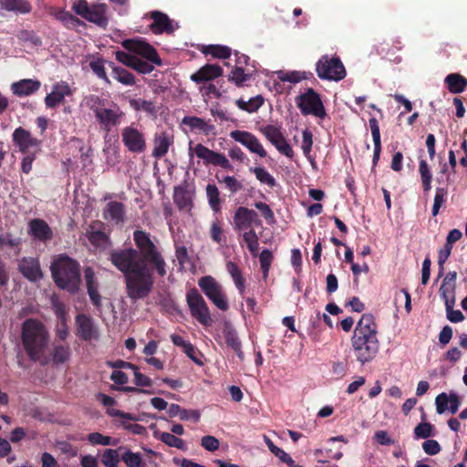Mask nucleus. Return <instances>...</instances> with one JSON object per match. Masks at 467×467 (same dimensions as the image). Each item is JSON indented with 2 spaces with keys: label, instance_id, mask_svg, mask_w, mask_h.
<instances>
[{
  "label": "nucleus",
  "instance_id": "obj_1",
  "mask_svg": "<svg viewBox=\"0 0 467 467\" xmlns=\"http://www.w3.org/2000/svg\"><path fill=\"white\" fill-rule=\"evenodd\" d=\"M135 248L112 250L109 261L124 276L127 296L137 302L150 296L154 286V275H167V263L161 248L143 230L133 232Z\"/></svg>",
  "mask_w": 467,
  "mask_h": 467
},
{
  "label": "nucleus",
  "instance_id": "obj_2",
  "mask_svg": "<svg viewBox=\"0 0 467 467\" xmlns=\"http://www.w3.org/2000/svg\"><path fill=\"white\" fill-rule=\"evenodd\" d=\"M351 346L357 360L364 365L371 362L379 350L377 324L372 314H363L351 337Z\"/></svg>",
  "mask_w": 467,
  "mask_h": 467
},
{
  "label": "nucleus",
  "instance_id": "obj_3",
  "mask_svg": "<svg viewBox=\"0 0 467 467\" xmlns=\"http://www.w3.org/2000/svg\"><path fill=\"white\" fill-rule=\"evenodd\" d=\"M21 341L31 361L47 364L45 352L49 345L50 336L41 321L36 318L26 319L21 327Z\"/></svg>",
  "mask_w": 467,
  "mask_h": 467
},
{
  "label": "nucleus",
  "instance_id": "obj_4",
  "mask_svg": "<svg viewBox=\"0 0 467 467\" xmlns=\"http://www.w3.org/2000/svg\"><path fill=\"white\" fill-rule=\"evenodd\" d=\"M50 271L56 285L70 294L79 290L80 265L67 254L58 255L51 264Z\"/></svg>",
  "mask_w": 467,
  "mask_h": 467
},
{
  "label": "nucleus",
  "instance_id": "obj_5",
  "mask_svg": "<svg viewBox=\"0 0 467 467\" xmlns=\"http://www.w3.org/2000/svg\"><path fill=\"white\" fill-rule=\"evenodd\" d=\"M72 9L82 18L101 28L105 29L108 26L109 18L106 4H93L90 5L87 0H76L73 3Z\"/></svg>",
  "mask_w": 467,
  "mask_h": 467
},
{
  "label": "nucleus",
  "instance_id": "obj_6",
  "mask_svg": "<svg viewBox=\"0 0 467 467\" xmlns=\"http://www.w3.org/2000/svg\"><path fill=\"white\" fill-rule=\"evenodd\" d=\"M295 101L304 116L312 115L321 119L327 117L321 96L312 88L296 97Z\"/></svg>",
  "mask_w": 467,
  "mask_h": 467
},
{
  "label": "nucleus",
  "instance_id": "obj_7",
  "mask_svg": "<svg viewBox=\"0 0 467 467\" xmlns=\"http://www.w3.org/2000/svg\"><path fill=\"white\" fill-rule=\"evenodd\" d=\"M186 303L191 316L201 325L204 327H211L213 325L209 306L197 288L192 287L187 291Z\"/></svg>",
  "mask_w": 467,
  "mask_h": 467
},
{
  "label": "nucleus",
  "instance_id": "obj_8",
  "mask_svg": "<svg viewBox=\"0 0 467 467\" xmlns=\"http://www.w3.org/2000/svg\"><path fill=\"white\" fill-rule=\"evenodd\" d=\"M198 285L207 298L220 310L227 311L229 304L222 285L212 275L198 280Z\"/></svg>",
  "mask_w": 467,
  "mask_h": 467
},
{
  "label": "nucleus",
  "instance_id": "obj_9",
  "mask_svg": "<svg viewBox=\"0 0 467 467\" xmlns=\"http://www.w3.org/2000/svg\"><path fill=\"white\" fill-rule=\"evenodd\" d=\"M316 71L319 78L339 81L346 75V68L338 57L322 56L316 64Z\"/></svg>",
  "mask_w": 467,
  "mask_h": 467
},
{
  "label": "nucleus",
  "instance_id": "obj_10",
  "mask_svg": "<svg viewBox=\"0 0 467 467\" xmlns=\"http://www.w3.org/2000/svg\"><path fill=\"white\" fill-rule=\"evenodd\" d=\"M121 140L126 149L131 153L140 154L147 149L145 134L134 123L122 129Z\"/></svg>",
  "mask_w": 467,
  "mask_h": 467
},
{
  "label": "nucleus",
  "instance_id": "obj_11",
  "mask_svg": "<svg viewBox=\"0 0 467 467\" xmlns=\"http://www.w3.org/2000/svg\"><path fill=\"white\" fill-rule=\"evenodd\" d=\"M122 47L129 52L135 54V56H140L152 64L162 65V60L156 49L145 41L126 39L122 42Z\"/></svg>",
  "mask_w": 467,
  "mask_h": 467
},
{
  "label": "nucleus",
  "instance_id": "obj_12",
  "mask_svg": "<svg viewBox=\"0 0 467 467\" xmlns=\"http://www.w3.org/2000/svg\"><path fill=\"white\" fill-rule=\"evenodd\" d=\"M123 116L124 112L114 102H111V108L109 109L103 107L99 110H95L96 119L107 130H109L111 127L118 126Z\"/></svg>",
  "mask_w": 467,
  "mask_h": 467
},
{
  "label": "nucleus",
  "instance_id": "obj_13",
  "mask_svg": "<svg viewBox=\"0 0 467 467\" xmlns=\"http://www.w3.org/2000/svg\"><path fill=\"white\" fill-rule=\"evenodd\" d=\"M232 139L246 147L251 152L256 153L261 158L267 156L260 140L251 132L244 130H234L230 133Z\"/></svg>",
  "mask_w": 467,
  "mask_h": 467
},
{
  "label": "nucleus",
  "instance_id": "obj_14",
  "mask_svg": "<svg viewBox=\"0 0 467 467\" xmlns=\"http://www.w3.org/2000/svg\"><path fill=\"white\" fill-rule=\"evenodd\" d=\"M12 140L22 153H30V148L39 149L42 143L40 140L33 137L29 130L22 127H18L14 130Z\"/></svg>",
  "mask_w": 467,
  "mask_h": 467
},
{
  "label": "nucleus",
  "instance_id": "obj_15",
  "mask_svg": "<svg viewBox=\"0 0 467 467\" xmlns=\"http://www.w3.org/2000/svg\"><path fill=\"white\" fill-rule=\"evenodd\" d=\"M77 336L84 341L98 340L99 333L90 317L78 314L76 317Z\"/></svg>",
  "mask_w": 467,
  "mask_h": 467
},
{
  "label": "nucleus",
  "instance_id": "obj_16",
  "mask_svg": "<svg viewBox=\"0 0 467 467\" xmlns=\"http://www.w3.org/2000/svg\"><path fill=\"white\" fill-rule=\"evenodd\" d=\"M194 191L190 189L187 182L175 186L173 192V202L180 211L191 212L193 207Z\"/></svg>",
  "mask_w": 467,
  "mask_h": 467
},
{
  "label": "nucleus",
  "instance_id": "obj_17",
  "mask_svg": "<svg viewBox=\"0 0 467 467\" xmlns=\"http://www.w3.org/2000/svg\"><path fill=\"white\" fill-rule=\"evenodd\" d=\"M257 213L249 208L240 206L234 215V228L236 231H244L252 226L253 223L260 224Z\"/></svg>",
  "mask_w": 467,
  "mask_h": 467
},
{
  "label": "nucleus",
  "instance_id": "obj_18",
  "mask_svg": "<svg viewBox=\"0 0 467 467\" xmlns=\"http://www.w3.org/2000/svg\"><path fill=\"white\" fill-rule=\"evenodd\" d=\"M149 16L152 19L150 28L153 34L161 35L165 33L171 35L175 31L176 27L173 25V21L166 14L161 11H152L149 14Z\"/></svg>",
  "mask_w": 467,
  "mask_h": 467
},
{
  "label": "nucleus",
  "instance_id": "obj_19",
  "mask_svg": "<svg viewBox=\"0 0 467 467\" xmlns=\"http://www.w3.org/2000/svg\"><path fill=\"white\" fill-rule=\"evenodd\" d=\"M72 94L69 85L65 81H59L53 85L52 90L45 97L47 108L56 109L63 103L67 96Z\"/></svg>",
  "mask_w": 467,
  "mask_h": 467
},
{
  "label": "nucleus",
  "instance_id": "obj_20",
  "mask_svg": "<svg viewBox=\"0 0 467 467\" xmlns=\"http://www.w3.org/2000/svg\"><path fill=\"white\" fill-rule=\"evenodd\" d=\"M18 270L30 282H37L43 277L38 259L23 257L18 264Z\"/></svg>",
  "mask_w": 467,
  "mask_h": 467
},
{
  "label": "nucleus",
  "instance_id": "obj_21",
  "mask_svg": "<svg viewBox=\"0 0 467 467\" xmlns=\"http://www.w3.org/2000/svg\"><path fill=\"white\" fill-rule=\"evenodd\" d=\"M435 405L438 414H443L446 410L455 414L461 406V399L455 392H442L436 397Z\"/></svg>",
  "mask_w": 467,
  "mask_h": 467
},
{
  "label": "nucleus",
  "instance_id": "obj_22",
  "mask_svg": "<svg viewBox=\"0 0 467 467\" xmlns=\"http://www.w3.org/2000/svg\"><path fill=\"white\" fill-rule=\"evenodd\" d=\"M28 227V233L35 240L47 243L53 239V231L43 219H32Z\"/></svg>",
  "mask_w": 467,
  "mask_h": 467
},
{
  "label": "nucleus",
  "instance_id": "obj_23",
  "mask_svg": "<svg viewBox=\"0 0 467 467\" xmlns=\"http://www.w3.org/2000/svg\"><path fill=\"white\" fill-rule=\"evenodd\" d=\"M103 218L115 224H123L126 221V207L117 201H110L103 210Z\"/></svg>",
  "mask_w": 467,
  "mask_h": 467
},
{
  "label": "nucleus",
  "instance_id": "obj_24",
  "mask_svg": "<svg viewBox=\"0 0 467 467\" xmlns=\"http://www.w3.org/2000/svg\"><path fill=\"white\" fill-rule=\"evenodd\" d=\"M223 67L217 64H206L200 67L190 78L196 84L213 80L223 76Z\"/></svg>",
  "mask_w": 467,
  "mask_h": 467
},
{
  "label": "nucleus",
  "instance_id": "obj_25",
  "mask_svg": "<svg viewBox=\"0 0 467 467\" xmlns=\"http://www.w3.org/2000/svg\"><path fill=\"white\" fill-rule=\"evenodd\" d=\"M84 278L87 285L88 295L90 298V301L96 307H100L101 296L99 292V283L96 280L95 272L92 267H85Z\"/></svg>",
  "mask_w": 467,
  "mask_h": 467
},
{
  "label": "nucleus",
  "instance_id": "obj_26",
  "mask_svg": "<svg viewBox=\"0 0 467 467\" xmlns=\"http://www.w3.org/2000/svg\"><path fill=\"white\" fill-rule=\"evenodd\" d=\"M41 83L37 79L24 78L11 85L12 92L17 97L30 96L39 90Z\"/></svg>",
  "mask_w": 467,
  "mask_h": 467
},
{
  "label": "nucleus",
  "instance_id": "obj_27",
  "mask_svg": "<svg viewBox=\"0 0 467 467\" xmlns=\"http://www.w3.org/2000/svg\"><path fill=\"white\" fill-rule=\"evenodd\" d=\"M173 143V136L166 131L157 132L154 136L152 156L158 159L164 157Z\"/></svg>",
  "mask_w": 467,
  "mask_h": 467
},
{
  "label": "nucleus",
  "instance_id": "obj_28",
  "mask_svg": "<svg viewBox=\"0 0 467 467\" xmlns=\"http://www.w3.org/2000/svg\"><path fill=\"white\" fill-rule=\"evenodd\" d=\"M182 124L188 126L192 130L202 132L205 135L214 133L215 127L203 119L195 116H185L182 121Z\"/></svg>",
  "mask_w": 467,
  "mask_h": 467
},
{
  "label": "nucleus",
  "instance_id": "obj_29",
  "mask_svg": "<svg viewBox=\"0 0 467 467\" xmlns=\"http://www.w3.org/2000/svg\"><path fill=\"white\" fill-rule=\"evenodd\" d=\"M444 83L448 90L452 94L463 92L467 88V78L459 73H451L445 79Z\"/></svg>",
  "mask_w": 467,
  "mask_h": 467
},
{
  "label": "nucleus",
  "instance_id": "obj_30",
  "mask_svg": "<svg viewBox=\"0 0 467 467\" xmlns=\"http://www.w3.org/2000/svg\"><path fill=\"white\" fill-rule=\"evenodd\" d=\"M0 7L6 11L27 14L31 12V4L26 0H0Z\"/></svg>",
  "mask_w": 467,
  "mask_h": 467
},
{
  "label": "nucleus",
  "instance_id": "obj_31",
  "mask_svg": "<svg viewBox=\"0 0 467 467\" xmlns=\"http://www.w3.org/2000/svg\"><path fill=\"white\" fill-rule=\"evenodd\" d=\"M226 269L229 275H231L239 293L243 295L245 289V280L243 276L241 269L235 263L232 261H229L226 264Z\"/></svg>",
  "mask_w": 467,
  "mask_h": 467
},
{
  "label": "nucleus",
  "instance_id": "obj_32",
  "mask_svg": "<svg viewBox=\"0 0 467 467\" xmlns=\"http://www.w3.org/2000/svg\"><path fill=\"white\" fill-rule=\"evenodd\" d=\"M206 196L208 200V203L210 208L214 213H219L221 211L222 199L220 197V191L215 184L209 183L206 186Z\"/></svg>",
  "mask_w": 467,
  "mask_h": 467
},
{
  "label": "nucleus",
  "instance_id": "obj_33",
  "mask_svg": "<svg viewBox=\"0 0 467 467\" xmlns=\"http://www.w3.org/2000/svg\"><path fill=\"white\" fill-rule=\"evenodd\" d=\"M204 55H211L214 58L226 59L230 57L232 50L226 46L221 45H208L203 46L201 49Z\"/></svg>",
  "mask_w": 467,
  "mask_h": 467
},
{
  "label": "nucleus",
  "instance_id": "obj_34",
  "mask_svg": "<svg viewBox=\"0 0 467 467\" xmlns=\"http://www.w3.org/2000/svg\"><path fill=\"white\" fill-rule=\"evenodd\" d=\"M235 104L240 109L253 113L257 111L262 107L264 104V98L261 95H257L254 98H251L248 101H245L244 99L240 98L236 99Z\"/></svg>",
  "mask_w": 467,
  "mask_h": 467
},
{
  "label": "nucleus",
  "instance_id": "obj_35",
  "mask_svg": "<svg viewBox=\"0 0 467 467\" xmlns=\"http://www.w3.org/2000/svg\"><path fill=\"white\" fill-rule=\"evenodd\" d=\"M223 334L225 339V343L232 349H239V346L242 345L241 340L238 337L235 328L230 322H224Z\"/></svg>",
  "mask_w": 467,
  "mask_h": 467
},
{
  "label": "nucleus",
  "instance_id": "obj_36",
  "mask_svg": "<svg viewBox=\"0 0 467 467\" xmlns=\"http://www.w3.org/2000/svg\"><path fill=\"white\" fill-rule=\"evenodd\" d=\"M445 303L447 318L452 323H459L464 320V316L460 310H454L455 296L451 295V297L442 298Z\"/></svg>",
  "mask_w": 467,
  "mask_h": 467
},
{
  "label": "nucleus",
  "instance_id": "obj_37",
  "mask_svg": "<svg viewBox=\"0 0 467 467\" xmlns=\"http://www.w3.org/2000/svg\"><path fill=\"white\" fill-rule=\"evenodd\" d=\"M457 273L455 271L449 272L443 279L442 285L440 287V295L442 298L451 297L454 295V283L456 280Z\"/></svg>",
  "mask_w": 467,
  "mask_h": 467
},
{
  "label": "nucleus",
  "instance_id": "obj_38",
  "mask_svg": "<svg viewBox=\"0 0 467 467\" xmlns=\"http://www.w3.org/2000/svg\"><path fill=\"white\" fill-rule=\"evenodd\" d=\"M130 107L136 111H144L150 115H156L155 103L151 100L142 99H132L130 100Z\"/></svg>",
  "mask_w": 467,
  "mask_h": 467
},
{
  "label": "nucleus",
  "instance_id": "obj_39",
  "mask_svg": "<svg viewBox=\"0 0 467 467\" xmlns=\"http://www.w3.org/2000/svg\"><path fill=\"white\" fill-rule=\"evenodd\" d=\"M87 237L95 247H99L109 242V236L101 230H95L94 225H90V229L87 232Z\"/></svg>",
  "mask_w": 467,
  "mask_h": 467
},
{
  "label": "nucleus",
  "instance_id": "obj_40",
  "mask_svg": "<svg viewBox=\"0 0 467 467\" xmlns=\"http://www.w3.org/2000/svg\"><path fill=\"white\" fill-rule=\"evenodd\" d=\"M70 357L68 345H56L52 351V361L55 365L64 364Z\"/></svg>",
  "mask_w": 467,
  "mask_h": 467
},
{
  "label": "nucleus",
  "instance_id": "obj_41",
  "mask_svg": "<svg viewBox=\"0 0 467 467\" xmlns=\"http://www.w3.org/2000/svg\"><path fill=\"white\" fill-rule=\"evenodd\" d=\"M122 448L119 447V449H106L104 450L102 455H101V462L106 467H117L119 461L121 460V456L119 454V451H120Z\"/></svg>",
  "mask_w": 467,
  "mask_h": 467
},
{
  "label": "nucleus",
  "instance_id": "obj_42",
  "mask_svg": "<svg viewBox=\"0 0 467 467\" xmlns=\"http://www.w3.org/2000/svg\"><path fill=\"white\" fill-rule=\"evenodd\" d=\"M112 74L113 78L123 85L132 86L135 84V77L133 74L121 67H113Z\"/></svg>",
  "mask_w": 467,
  "mask_h": 467
},
{
  "label": "nucleus",
  "instance_id": "obj_43",
  "mask_svg": "<svg viewBox=\"0 0 467 467\" xmlns=\"http://www.w3.org/2000/svg\"><path fill=\"white\" fill-rule=\"evenodd\" d=\"M216 179L219 183L224 184L225 188L230 192L231 194H235L244 188L242 182L237 180L234 176L226 175L220 178L217 174Z\"/></svg>",
  "mask_w": 467,
  "mask_h": 467
},
{
  "label": "nucleus",
  "instance_id": "obj_44",
  "mask_svg": "<svg viewBox=\"0 0 467 467\" xmlns=\"http://www.w3.org/2000/svg\"><path fill=\"white\" fill-rule=\"evenodd\" d=\"M57 19L60 20L68 28H77L83 25V22L68 11L59 10L56 14Z\"/></svg>",
  "mask_w": 467,
  "mask_h": 467
},
{
  "label": "nucleus",
  "instance_id": "obj_45",
  "mask_svg": "<svg viewBox=\"0 0 467 467\" xmlns=\"http://www.w3.org/2000/svg\"><path fill=\"white\" fill-rule=\"evenodd\" d=\"M121 461L127 467H141L143 465V459L140 452H133L130 449H126L121 454Z\"/></svg>",
  "mask_w": 467,
  "mask_h": 467
},
{
  "label": "nucleus",
  "instance_id": "obj_46",
  "mask_svg": "<svg viewBox=\"0 0 467 467\" xmlns=\"http://www.w3.org/2000/svg\"><path fill=\"white\" fill-rule=\"evenodd\" d=\"M448 190L444 187H437L431 209L432 216L439 214L441 208L447 200Z\"/></svg>",
  "mask_w": 467,
  "mask_h": 467
},
{
  "label": "nucleus",
  "instance_id": "obj_47",
  "mask_svg": "<svg viewBox=\"0 0 467 467\" xmlns=\"http://www.w3.org/2000/svg\"><path fill=\"white\" fill-rule=\"evenodd\" d=\"M250 171L254 173L256 179L263 184H266L267 186L273 188L275 186V179L273 175H271L265 168L263 167H255L250 168Z\"/></svg>",
  "mask_w": 467,
  "mask_h": 467
},
{
  "label": "nucleus",
  "instance_id": "obj_48",
  "mask_svg": "<svg viewBox=\"0 0 467 467\" xmlns=\"http://www.w3.org/2000/svg\"><path fill=\"white\" fill-rule=\"evenodd\" d=\"M243 240L253 255H256L259 250V239L254 230L244 232Z\"/></svg>",
  "mask_w": 467,
  "mask_h": 467
},
{
  "label": "nucleus",
  "instance_id": "obj_49",
  "mask_svg": "<svg viewBox=\"0 0 467 467\" xmlns=\"http://www.w3.org/2000/svg\"><path fill=\"white\" fill-rule=\"evenodd\" d=\"M260 132L273 144L283 135L281 126L265 125L259 129Z\"/></svg>",
  "mask_w": 467,
  "mask_h": 467
},
{
  "label": "nucleus",
  "instance_id": "obj_50",
  "mask_svg": "<svg viewBox=\"0 0 467 467\" xmlns=\"http://www.w3.org/2000/svg\"><path fill=\"white\" fill-rule=\"evenodd\" d=\"M159 439L170 447H173L182 451H186L187 447L183 440L176 437L172 433L162 432L160 434Z\"/></svg>",
  "mask_w": 467,
  "mask_h": 467
},
{
  "label": "nucleus",
  "instance_id": "obj_51",
  "mask_svg": "<svg viewBox=\"0 0 467 467\" xmlns=\"http://www.w3.org/2000/svg\"><path fill=\"white\" fill-rule=\"evenodd\" d=\"M265 440L268 449L275 456L278 457L281 462L286 463L287 465H292L293 459L288 453H286L281 448L275 446L274 442L266 436L265 437Z\"/></svg>",
  "mask_w": 467,
  "mask_h": 467
},
{
  "label": "nucleus",
  "instance_id": "obj_52",
  "mask_svg": "<svg viewBox=\"0 0 467 467\" xmlns=\"http://www.w3.org/2000/svg\"><path fill=\"white\" fill-rule=\"evenodd\" d=\"M252 73L245 72L244 67H237L232 70L229 80L233 81L236 86L241 87L251 78Z\"/></svg>",
  "mask_w": 467,
  "mask_h": 467
},
{
  "label": "nucleus",
  "instance_id": "obj_53",
  "mask_svg": "<svg viewBox=\"0 0 467 467\" xmlns=\"http://www.w3.org/2000/svg\"><path fill=\"white\" fill-rule=\"evenodd\" d=\"M452 246L445 243L444 246L438 252L439 277L443 275L444 264L451 254Z\"/></svg>",
  "mask_w": 467,
  "mask_h": 467
},
{
  "label": "nucleus",
  "instance_id": "obj_54",
  "mask_svg": "<svg viewBox=\"0 0 467 467\" xmlns=\"http://www.w3.org/2000/svg\"><path fill=\"white\" fill-rule=\"evenodd\" d=\"M313 146V134L308 129H306L302 132V144L301 149L306 158H310V153Z\"/></svg>",
  "mask_w": 467,
  "mask_h": 467
},
{
  "label": "nucleus",
  "instance_id": "obj_55",
  "mask_svg": "<svg viewBox=\"0 0 467 467\" xmlns=\"http://www.w3.org/2000/svg\"><path fill=\"white\" fill-rule=\"evenodd\" d=\"M433 425L429 422H420L414 429L416 439H428L432 436Z\"/></svg>",
  "mask_w": 467,
  "mask_h": 467
},
{
  "label": "nucleus",
  "instance_id": "obj_56",
  "mask_svg": "<svg viewBox=\"0 0 467 467\" xmlns=\"http://www.w3.org/2000/svg\"><path fill=\"white\" fill-rule=\"evenodd\" d=\"M259 261L264 273V277L266 278L273 261L272 252L268 249L263 250L259 255Z\"/></svg>",
  "mask_w": 467,
  "mask_h": 467
},
{
  "label": "nucleus",
  "instance_id": "obj_57",
  "mask_svg": "<svg viewBox=\"0 0 467 467\" xmlns=\"http://www.w3.org/2000/svg\"><path fill=\"white\" fill-rule=\"evenodd\" d=\"M273 145L281 154L287 158L292 159L294 157V150L285 136H282L281 139L277 140V142L273 143Z\"/></svg>",
  "mask_w": 467,
  "mask_h": 467
},
{
  "label": "nucleus",
  "instance_id": "obj_58",
  "mask_svg": "<svg viewBox=\"0 0 467 467\" xmlns=\"http://www.w3.org/2000/svg\"><path fill=\"white\" fill-rule=\"evenodd\" d=\"M210 236L211 239L218 244H221L225 241V237L223 235L221 223L218 221L212 223L210 229Z\"/></svg>",
  "mask_w": 467,
  "mask_h": 467
},
{
  "label": "nucleus",
  "instance_id": "obj_59",
  "mask_svg": "<svg viewBox=\"0 0 467 467\" xmlns=\"http://www.w3.org/2000/svg\"><path fill=\"white\" fill-rule=\"evenodd\" d=\"M17 37L21 41L30 42L36 47L41 46L42 44L40 37L33 31L21 30L18 32Z\"/></svg>",
  "mask_w": 467,
  "mask_h": 467
},
{
  "label": "nucleus",
  "instance_id": "obj_60",
  "mask_svg": "<svg viewBox=\"0 0 467 467\" xmlns=\"http://www.w3.org/2000/svg\"><path fill=\"white\" fill-rule=\"evenodd\" d=\"M89 67L99 78L105 80L107 83H110L107 77L105 67L101 59L91 61L89 63Z\"/></svg>",
  "mask_w": 467,
  "mask_h": 467
},
{
  "label": "nucleus",
  "instance_id": "obj_61",
  "mask_svg": "<svg viewBox=\"0 0 467 467\" xmlns=\"http://www.w3.org/2000/svg\"><path fill=\"white\" fill-rule=\"evenodd\" d=\"M107 101L97 95H90L86 99L87 106L92 110L95 114V110H99V109L106 106Z\"/></svg>",
  "mask_w": 467,
  "mask_h": 467
},
{
  "label": "nucleus",
  "instance_id": "obj_62",
  "mask_svg": "<svg viewBox=\"0 0 467 467\" xmlns=\"http://www.w3.org/2000/svg\"><path fill=\"white\" fill-rule=\"evenodd\" d=\"M151 64L152 63L149 62L148 60L144 61L137 57L132 67V69L136 70L140 74H149L152 72L154 69V67Z\"/></svg>",
  "mask_w": 467,
  "mask_h": 467
},
{
  "label": "nucleus",
  "instance_id": "obj_63",
  "mask_svg": "<svg viewBox=\"0 0 467 467\" xmlns=\"http://www.w3.org/2000/svg\"><path fill=\"white\" fill-rule=\"evenodd\" d=\"M201 445L208 451H214L219 449L220 441L212 435H206L202 438Z\"/></svg>",
  "mask_w": 467,
  "mask_h": 467
},
{
  "label": "nucleus",
  "instance_id": "obj_64",
  "mask_svg": "<svg viewBox=\"0 0 467 467\" xmlns=\"http://www.w3.org/2000/svg\"><path fill=\"white\" fill-rule=\"evenodd\" d=\"M116 59L122 63L123 65L130 67L132 68L134 62L137 58V56L124 52V51H116L115 53Z\"/></svg>",
  "mask_w": 467,
  "mask_h": 467
}]
</instances>
